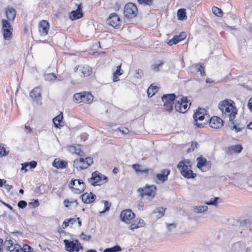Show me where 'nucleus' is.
<instances>
[{
    "label": "nucleus",
    "instance_id": "obj_1",
    "mask_svg": "<svg viewBox=\"0 0 252 252\" xmlns=\"http://www.w3.org/2000/svg\"><path fill=\"white\" fill-rule=\"evenodd\" d=\"M5 251L9 252H33V249L27 244L20 245L16 244L13 245L11 240H5L4 242L0 238V251Z\"/></svg>",
    "mask_w": 252,
    "mask_h": 252
},
{
    "label": "nucleus",
    "instance_id": "obj_2",
    "mask_svg": "<svg viewBox=\"0 0 252 252\" xmlns=\"http://www.w3.org/2000/svg\"><path fill=\"white\" fill-rule=\"evenodd\" d=\"M234 104V101L232 100L225 99L220 101L218 105V107L221 112L222 117H228L230 122L233 121L237 113V109Z\"/></svg>",
    "mask_w": 252,
    "mask_h": 252
},
{
    "label": "nucleus",
    "instance_id": "obj_3",
    "mask_svg": "<svg viewBox=\"0 0 252 252\" xmlns=\"http://www.w3.org/2000/svg\"><path fill=\"white\" fill-rule=\"evenodd\" d=\"M177 168L180 171L183 176L187 179L194 178L196 174L191 170V163L189 160H184L180 161Z\"/></svg>",
    "mask_w": 252,
    "mask_h": 252
},
{
    "label": "nucleus",
    "instance_id": "obj_4",
    "mask_svg": "<svg viewBox=\"0 0 252 252\" xmlns=\"http://www.w3.org/2000/svg\"><path fill=\"white\" fill-rule=\"evenodd\" d=\"M156 186L146 185L143 188H139L137 189V192L139 193L142 198L147 196L148 198H150V200H152L156 194Z\"/></svg>",
    "mask_w": 252,
    "mask_h": 252
},
{
    "label": "nucleus",
    "instance_id": "obj_5",
    "mask_svg": "<svg viewBox=\"0 0 252 252\" xmlns=\"http://www.w3.org/2000/svg\"><path fill=\"white\" fill-rule=\"evenodd\" d=\"M68 187L72 192L76 194H80L83 192L86 188L85 183L80 179H71Z\"/></svg>",
    "mask_w": 252,
    "mask_h": 252
},
{
    "label": "nucleus",
    "instance_id": "obj_6",
    "mask_svg": "<svg viewBox=\"0 0 252 252\" xmlns=\"http://www.w3.org/2000/svg\"><path fill=\"white\" fill-rule=\"evenodd\" d=\"M88 181L94 186H100L107 181V178L96 171L92 174V177L88 179Z\"/></svg>",
    "mask_w": 252,
    "mask_h": 252
},
{
    "label": "nucleus",
    "instance_id": "obj_7",
    "mask_svg": "<svg viewBox=\"0 0 252 252\" xmlns=\"http://www.w3.org/2000/svg\"><path fill=\"white\" fill-rule=\"evenodd\" d=\"M138 13L136 5L131 2L126 4L124 8V14L127 19H132L136 16Z\"/></svg>",
    "mask_w": 252,
    "mask_h": 252
},
{
    "label": "nucleus",
    "instance_id": "obj_8",
    "mask_svg": "<svg viewBox=\"0 0 252 252\" xmlns=\"http://www.w3.org/2000/svg\"><path fill=\"white\" fill-rule=\"evenodd\" d=\"M65 250L69 252H78L80 250H83V247L78 240H74L72 241L64 240Z\"/></svg>",
    "mask_w": 252,
    "mask_h": 252
},
{
    "label": "nucleus",
    "instance_id": "obj_9",
    "mask_svg": "<svg viewBox=\"0 0 252 252\" xmlns=\"http://www.w3.org/2000/svg\"><path fill=\"white\" fill-rule=\"evenodd\" d=\"M178 99L176 101L175 105L176 110L180 113H184L187 111L189 107H188V100L186 97H178Z\"/></svg>",
    "mask_w": 252,
    "mask_h": 252
},
{
    "label": "nucleus",
    "instance_id": "obj_10",
    "mask_svg": "<svg viewBox=\"0 0 252 252\" xmlns=\"http://www.w3.org/2000/svg\"><path fill=\"white\" fill-rule=\"evenodd\" d=\"M176 95L174 94H164L161 98L163 106L167 111H170L173 109V104L175 100Z\"/></svg>",
    "mask_w": 252,
    "mask_h": 252
},
{
    "label": "nucleus",
    "instance_id": "obj_11",
    "mask_svg": "<svg viewBox=\"0 0 252 252\" xmlns=\"http://www.w3.org/2000/svg\"><path fill=\"white\" fill-rule=\"evenodd\" d=\"M2 28L4 38L6 40H10L12 37L13 29L8 20L5 19L2 20Z\"/></svg>",
    "mask_w": 252,
    "mask_h": 252
},
{
    "label": "nucleus",
    "instance_id": "obj_12",
    "mask_svg": "<svg viewBox=\"0 0 252 252\" xmlns=\"http://www.w3.org/2000/svg\"><path fill=\"white\" fill-rule=\"evenodd\" d=\"M197 163L196 167L203 172L209 170L211 167L210 161H207L206 158L202 157H199L196 159Z\"/></svg>",
    "mask_w": 252,
    "mask_h": 252
},
{
    "label": "nucleus",
    "instance_id": "obj_13",
    "mask_svg": "<svg viewBox=\"0 0 252 252\" xmlns=\"http://www.w3.org/2000/svg\"><path fill=\"white\" fill-rule=\"evenodd\" d=\"M107 23L112 27L118 29L120 27L121 21L118 15L115 13H111L106 20Z\"/></svg>",
    "mask_w": 252,
    "mask_h": 252
},
{
    "label": "nucleus",
    "instance_id": "obj_14",
    "mask_svg": "<svg viewBox=\"0 0 252 252\" xmlns=\"http://www.w3.org/2000/svg\"><path fill=\"white\" fill-rule=\"evenodd\" d=\"M120 217L123 221L126 223H131V220L135 217V215L131 210L127 209L121 212Z\"/></svg>",
    "mask_w": 252,
    "mask_h": 252
},
{
    "label": "nucleus",
    "instance_id": "obj_15",
    "mask_svg": "<svg viewBox=\"0 0 252 252\" xmlns=\"http://www.w3.org/2000/svg\"><path fill=\"white\" fill-rule=\"evenodd\" d=\"M223 125V121L221 118L217 116L212 117L209 122V126L213 128H220Z\"/></svg>",
    "mask_w": 252,
    "mask_h": 252
},
{
    "label": "nucleus",
    "instance_id": "obj_16",
    "mask_svg": "<svg viewBox=\"0 0 252 252\" xmlns=\"http://www.w3.org/2000/svg\"><path fill=\"white\" fill-rule=\"evenodd\" d=\"M82 200L84 203L89 204L93 202L96 196L92 192H85L81 195Z\"/></svg>",
    "mask_w": 252,
    "mask_h": 252
},
{
    "label": "nucleus",
    "instance_id": "obj_17",
    "mask_svg": "<svg viewBox=\"0 0 252 252\" xmlns=\"http://www.w3.org/2000/svg\"><path fill=\"white\" fill-rule=\"evenodd\" d=\"M83 15L82 11V6L80 4L78 5L77 9L71 11L69 14V18L71 20H75L81 18Z\"/></svg>",
    "mask_w": 252,
    "mask_h": 252
},
{
    "label": "nucleus",
    "instance_id": "obj_18",
    "mask_svg": "<svg viewBox=\"0 0 252 252\" xmlns=\"http://www.w3.org/2000/svg\"><path fill=\"white\" fill-rule=\"evenodd\" d=\"M30 96L33 101H38L41 97V89L39 87L34 88L30 93Z\"/></svg>",
    "mask_w": 252,
    "mask_h": 252
},
{
    "label": "nucleus",
    "instance_id": "obj_19",
    "mask_svg": "<svg viewBox=\"0 0 252 252\" xmlns=\"http://www.w3.org/2000/svg\"><path fill=\"white\" fill-rule=\"evenodd\" d=\"M49 29V24L47 21L42 20L39 25V31L42 35H46L48 34Z\"/></svg>",
    "mask_w": 252,
    "mask_h": 252
},
{
    "label": "nucleus",
    "instance_id": "obj_20",
    "mask_svg": "<svg viewBox=\"0 0 252 252\" xmlns=\"http://www.w3.org/2000/svg\"><path fill=\"white\" fill-rule=\"evenodd\" d=\"M170 170L167 169H164L161 172L157 175V179L163 183L167 181L168 176L170 174Z\"/></svg>",
    "mask_w": 252,
    "mask_h": 252
},
{
    "label": "nucleus",
    "instance_id": "obj_21",
    "mask_svg": "<svg viewBox=\"0 0 252 252\" xmlns=\"http://www.w3.org/2000/svg\"><path fill=\"white\" fill-rule=\"evenodd\" d=\"M5 14L8 21H13L16 15V11L11 7H7L5 8Z\"/></svg>",
    "mask_w": 252,
    "mask_h": 252
},
{
    "label": "nucleus",
    "instance_id": "obj_22",
    "mask_svg": "<svg viewBox=\"0 0 252 252\" xmlns=\"http://www.w3.org/2000/svg\"><path fill=\"white\" fill-rule=\"evenodd\" d=\"M67 164V161L63 160H61L59 158H56L52 163V165L54 167H56L57 169L65 168L66 167Z\"/></svg>",
    "mask_w": 252,
    "mask_h": 252
},
{
    "label": "nucleus",
    "instance_id": "obj_23",
    "mask_svg": "<svg viewBox=\"0 0 252 252\" xmlns=\"http://www.w3.org/2000/svg\"><path fill=\"white\" fill-rule=\"evenodd\" d=\"M63 114L62 112L53 119V122L56 127L61 128L63 126Z\"/></svg>",
    "mask_w": 252,
    "mask_h": 252
},
{
    "label": "nucleus",
    "instance_id": "obj_24",
    "mask_svg": "<svg viewBox=\"0 0 252 252\" xmlns=\"http://www.w3.org/2000/svg\"><path fill=\"white\" fill-rule=\"evenodd\" d=\"M82 102L91 103L94 98L93 95L90 93L84 92L82 93Z\"/></svg>",
    "mask_w": 252,
    "mask_h": 252
},
{
    "label": "nucleus",
    "instance_id": "obj_25",
    "mask_svg": "<svg viewBox=\"0 0 252 252\" xmlns=\"http://www.w3.org/2000/svg\"><path fill=\"white\" fill-rule=\"evenodd\" d=\"M86 163V160L83 158H80L79 160L76 159L74 161V165L76 166L77 168H79L80 170L84 169L87 168L84 167L85 166V165Z\"/></svg>",
    "mask_w": 252,
    "mask_h": 252
},
{
    "label": "nucleus",
    "instance_id": "obj_26",
    "mask_svg": "<svg viewBox=\"0 0 252 252\" xmlns=\"http://www.w3.org/2000/svg\"><path fill=\"white\" fill-rule=\"evenodd\" d=\"M204 116L205 115L197 116V114H194L193 115V118L195 121L194 125H195L198 128L202 127L203 126V124L198 123L197 121H201L203 120L204 119Z\"/></svg>",
    "mask_w": 252,
    "mask_h": 252
},
{
    "label": "nucleus",
    "instance_id": "obj_27",
    "mask_svg": "<svg viewBox=\"0 0 252 252\" xmlns=\"http://www.w3.org/2000/svg\"><path fill=\"white\" fill-rule=\"evenodd\" d=\"M79 71L81 72L84 76H88L92 73V68L88 65L81 66Z\"/></svg>",
    "mask_w": 252,
    "mask_h": 252
},
{
    "label": "nucleus",
    "instance_id": "obj_28",
    "mask_svg": "<svg viewBox=\"0 0 252 252\" xmlns=\"http://www.w3.org/2000/svg\"><path fill=\"white\" fill-rule=\"evenodd\" d=\"M123 71L121 69V64L117 67L116 71L113 73V81L117 82L119 80V76L122 75Z\"/></svg>",
    "mask_w": 252,
    "mask_h": 252
},
{
    "label": "nucleus",
    "instance_id": "obj_29",
    "mask_svg": "<svg viewBox=\"0 0 252 252\" xmlns=\"http://www.w3.org/2000/svg\"><path fill=\"white\" fill-rule=\"evenodd\" d=\"M165 209V208H163L162 207L157 208L152 212V214H157L156 217L158 219L160 218L164 215Z\"/></svg>",
    "mask_w": 252,
    "mask_h": 252
},
{
    "label": "nucleus",
    "instance_id": "obj_30",
    "mask_svg": "<svg viewBox=\"0 0 252 252\" xmlns=\"http://www.w3.org/2000/svg\"><path fill=\"white\" fill-rule=\"evenodd\" d=\"M158 87L151 85L147 90V94L149 97H152L158 91Z\"/></svg>",
    "mask_w": 252,
    "mask_h": 252
},
{
    "label": "nucleus",
    "instance_id": "obj_31",
    "mask_svg": "<svg viewBox=\"0 0 252 252\" xmlns=\"http://www.w3.org/2000/svg\"><path fill=\"white\" fill-rule=\"evenodd\" d=\"M178 18L180 20H185L187 19L186 12L185 9H179L177 11Z\"/></svg>",
    "mask_w": 252,
    "mask_h": 252
},
{
    "label": "nucleus",
    "instance_id": "obj_32",
    "mask_svg": "<svg viewBox=\"0 0 252 252\" xmlns=\"http://www.w3.org/2000/svg\"><path fill=\"white\" fill-rule=\"evenodd\" d=\"M233 249L235 251H243L245 250V246L244 243L239 242L233 245Z\"/></svg>",
    "mask_w": 252,
    "mask_h": 252
},
{
    "label": "nucleus",
    "instance_id": "obj_33",
    "mask_svg": "<svg viewBox=\"0 0 252 252\" xmlns=\"http://www.w3.org/2000/svg\"><path fill=\"white\" fill-rule=\"evenodd\" d=\"M208 208L206 205L195 206L193 207V211L196 213H204L208 210Z\"/></svg>",
    "mask_w": 252,
    "mask_h": 252
},
{
    "label": "nucleus",
    "instance_id": "obj_34",
    "mask_svg": "<svg viewBox=\"0 0 252 252\" xmlns=\"http://www.w3.org/2000/svg\"><path fill=\"white\" fill-rule=\"evenodd\" d=\"M195 68L197 72H200V74L201 76L205 75L203 64L199 63L195 64Z\"/></svg>",
    "mask_w": 252,
    "mask_h": 252
},
{
    "label": "nucleus",
    "instance_id": "obj_35",
    "mask_svg": "<svg viewBox=\"0 0 252 252\" xmlns=\"http://www.w3.org/2000/svg\"><path fill=\"white\" fill-rule=\"evenodd\" d=\"M219 201H220V198L218 197H215L211 198L210 201L205 202V204L208 205L217 206Z\"/></svg>",
    "mask_w": 252,
    "mask_h": 252
},
{
    "label": "nucleus",
    "instance_id": "obj_36",
    "mask_svg": "<svg viewBox=\"0 0 252 252\" xmlns=\"http://www.w3.org/2000/svg\"><path fill=\"white\" fill-rule=\"evenodd\" d=\"M121 250V248L119 246L116 245L113 247L105 249L103 252H118Z\"/></svg>",
    "mask_w": 252,
    "mask_h": 252
},
{
    "label": "nucleus",
    "instance_id": "obj_37",
    "mask_svg": "<svg viewBox=\"0 0 252 252\" xmlns=\"http://www.w3.org/2000/svg\"><path fill=\"white\" fill-rule=\"evenodd\" d=\"M63 203H64V206L66 208H68L69 207V204H75V207H77L78 205L77 201V200H75H75L72 199V200H69L68 199H66L64 200Z\"/></svg>",
    "mask_w": 252,
    "mask_h": 252
},
{
    "label": "nucleus",
    "instance_id": "obj_38",
    "mask_svg": "<svg viewBox=\"0 0 252 252\" xmlns=\"http://www.w3.org/2000/svg\"><path fill=\"white\" fill-rule=\"evenodd\" d=\"M181 39L179 38V37L177 35L174 36L172 39L170 40L168 42V44L170 46H171L173 44H176L178 43H179L180 41H181Z\"/></svg>",
    "mask_w": 252,
    "mask_h": 252
},
{
    "label": "nucleus",
    "instance_id": "obj_39",
    "mask_svg": "<svg viewBox=\"0 0 252 252\" xmlns=\"http://www.w3.org/2000/svg\"><path fill=\"white\" fill-rule=\"evenodd\" d=\"M230 149L235 153H239L243 149V147L241 145H235L230 147Z\"/></svg>",
    "mask_w": 252,
    "mask_h": 252
},
{
    "label": "nucleus",
    "instance_id": "obj_40",
    "mask_svg": "<svg viewBox=\"0 0 252 252\" xmlns=\"http://www.w3.org/2000/svg\"><path fill=\"white\" fill-rule=\"evenodd\" d=\"M212 12L214 14L218 17H221L222 15V10L217 7H213L212 8Z\"/></svg>",
    "mask_w": 252,
    "mask_h": 252
},
{
    "label": "nucleus",
    "instance_id": "obj_41",
    "mask_svg": "<svg viewBox=\"0 0 252 252\" xmlns=\"http://www.w3.org/2000/svg\"><path fill=\"white\" fill-rule=\"evenodd\" d=\"M73 98L74 101L76 103L82 102V93L75 94Z\"/></svg>",
    "mask_w": 252,
    "mask_h": 252
},
{
    "label": "nucleus",
    "instance_id": "obj_42",
    "mask_svg": "<svg viewBox=\"0 0 252 252\" xmlns=\"http://www.w3.org/2000/svg\"><path fill=\"white\" fill-rule=\"evenodd\" d=\"M75 153H74V154H76L77 155H78L80 157H84V153L82 151L80 145H76V149H75Z\"/></svg>",
    "mask_w": 252,
    "mask_h": 252
},
{
    "label": "nucleus",
    "instance_id": "obj_43",
    "mask_svg": "<svg viewBox=\"0 0 252 252\" xmlns=\"http://www.w3.org/2000/svg\"><path fill=\"white\" fill-rule=\"evenodd\" d=\"M104 210L100 212V214H103L105 212L108 211L111 206V203L109 202L108 201H104Z\"/></svg>",
    "mask_w": 252,
    "mask_h": 252
},
{
    "label": "nucleus",
    "instance_id": "obj_44",
    "mask_svg": "<svg viewBox=\"0 0 252 252\" xmlns=\"http://www.w3.org/2000/svg\"><path fill=\"white\" fill-rule=\"evenodd\" d=\"M57 77L54 73H49L45 76V79L48 81H53L56 79Z\"/></svg>",
    "mask_w": 252,
    "mask_h": 252
},
{
    "label": "nucleus",
    "instance_id": "obj_45",
    "mask_svg": "<svg viewBox=\"0 0 252 252\" xmlns=\"http://www.w3.org/2000/svg\"><path fill=\"white\" fill-rule=\"evenodd\" d=\"M198 143L196 142H192L190 145V147L187 150V153H189L194 151L195 148H197Z\"/></svg>",
    "mask_w": 252,
    "mask_h": 252
},
{
    "label": "nucleus",
    "instance_id": "obj_46",
    "mask_svg": "<svg viewBox=\"0 0 252 252\" xmlns=\"http://www.w3.org/2000/svg\"><path fill=\"white\" fill-rule=\"evenodd\" d=\"M232 124H233V126H231V128L232 130H234L237 133L241 131L244 128V126L240 127V126H238L236 125H234L233 122H232Z\"/></svg>",
    "mask_w": 252,
    "mask_h": 252
},
{
    "label": "nucleus",
    "instance_id": "obj_47",
    "mask_svg": "<svg viewBox=\"0 0 252 252\" xmlns=\"http://www.w3.org/2000/svg\"><path fill=\"white\" fill-rule=\"evenodd\" d=\"M8 152H7L4 147V146L1 144L0 145V157H2L7 155Z\"/></svg>",
    "mask_w": 252,
    "mask_h": 252
},
{
    "label": "nucleus",
    "instance_id": "obj_48",
    "mask_svg": "<svg viewBox=\"0 0 252 252\" xmlns=\"http://www.w3.org/2000/svg\"><path fill=\"white\" fill-rule=\"evenodd\" d=\"M86 163H85L84 167H88L93 163V159L91 157L86 158Z\"/></svg>",
    "mask_w": 252,
    "mask_h": 252
},
{
    "label": "nucleus",
    "instance_id": "obj_49",
    "mask_svg": "<svg viewBox=\"0 0 252 252\" xmlns=\"http://www.w3.org/2000/svg\"><path fill=\"white\" fill-rule=\"evenodd\" d=\"M194 114H197V116L205 115H206V110L205 109L198 108L197 111Z\"/></svg>",
    "mask_w": 252,
    "mask_h": 252
},
{
    "label": "nucleus",
    "instance_id": "obj_50",
    "mask_svg": "<svg viewBox=\"0 0 252 252\" xmlns=\"http://www.w3.org/2000/svg\"><path fill=\"white\" fill-rule=\"evenodd\" d=\"M27 205V202L24 200L19 201L18 203V206L21 209L25 208Z\"/></svg>",
    "mask_w": 252,
    "mask_h": 252
},
{
    "label": "nucleus",
    "instance_id": "obj_51",
    "mask_svg": "<svg viewBox=\"0 0 252 252\" xmlns=\"http://www.w3.org/2000/svg\"><path fill=\"white\" fill-rule=\"evenodd\" d=\"M140 4H145L146 5H151L152 3V0H137Z\"/></svg>",
    "mask_w": 252,
    "mask_h": 252
},
{
    "label": "nucleus",
    "instance_id": "obj_52",
    "mask_svg": "<svg viewBox=\"0 0 252 252\" xmlns=\"http://www.w3.org/2000/svg\"><path fill=\"white\" fill-rule=\"evenodd\" d=\"M28 163V167H29L30 169L34 168L37 165V162L35 161H32L30 162H27Z\"/></svg>",
    "mask_w": 252,
    "mask_h": 252
},
{
    "label": "nucleus",
    "instance_id": "obj_53",
    "mask_svg": "<svg viewBox=\"0 0 252 252\" xmlns=\"http://www.w3.org/2000/svg\"><path fill=\"white\" fill-rule=\"evenodd\" d=\"M135 71H136V73L134 75V77L136 78H141V76L143 74L142 70H141V69H137V70H136Z\"/></svg>",
    "mask_w": 252,
    "mask_h": 252
},
{
    "label": "nucleus",
    "instance_id": "obj_54",
    "mask_svg": "<svg viewBox=\"0 0 252 252\" xmlns=\"http://www.w3.org/2000/svg\"><path fill=\"white\" fill-rule=\"evenodd\" d=\"M68 151L72 154H74L76 151V145H70L67 147Z\"/></svg>",
    "mask_w": 252,
    "mask_h": 252
},
{
    "label": "nucleus",
    "instance_id": "obj_55",
    "mask_svg": "<svg viewBox=\"0 0 252 252\" xmlns=\"http://www.w3.org/2000/svg\"><path fill=\"white\" fill-rule=\"evenodd\" d=\"M119 130L124 134H126L128 133L129 129L125 127H120L118 128Z\"/></svg>",
    "mask_w": 252,
    "mask_h": 252
},
{
    "label": "nucleus",
    "instance_id": "obj_56",
    "mask_svg": "<svg viewBox=\"0 0 252 252\" xmlns=\"http://www.w3.org/2000/svg\"><path fill=\"white\" fill-rule=\"evenodd\" d=\"M167 227L168 231L171 232L176 227V225L175 223H167Z\"/></svg>",
    "mask_w": 252,
    "mask_h": 252
},
{
    "label": "nucleus",
    "instance_id": "obj_57",
    "mask_svg": "<svg viewBox=\"0 0 252 252\" xmlns=\"http://www.w3.org/2000/svg\"><path fill=\"white\" fill-rule=\"evenodd\" d=\"M76 221L75 220L73 219H69L67 221H64L63 223V225H62V226L63 227V228H64L66 227H67L68 225H69V223L70 222H71V221Z\"/></svg>",
    "mask_w": 252,
    "mask_h": 252
},
{
    "label": "nucleus",
    "instance_id": "obj_58",
    "mask_svg": "<svg viewBox=\"0 0 252 252\" xmlns=\"http://www.w3.org/2000/svg\"><path fill=\"white\" fill-rule=\"evenodd\" d=\"M137 220H134V223H131L130 225L129 226V228L131 230H134V229L135 228H139L138 227V224H137Z\"/></svg>",
    "mask_w": 252,
    "mask_h": 252
},
{
    "label": "nucleus",
    "instance_id": "obj_59",
    "mask_svg": "<svg viewBox=\"0 0 252 252\" xmlns=\"http://www.w3.org/2000/svg\"><path fill=\"white\" fill-rule=\"evenodd\" d=\"M163 64V63L161 62L160 63L157 64H154L152 66L153 69L155 71H158L159 70V67L161 66Z\"/></svg>",
    "mask_w": 252,
    "mask_h": 252
},
{
    "label": "nucleus",
    "instance_id": "obj_60",
    "mask_svg": "<svg viewBox=\"0 0 252 252\" xmlns=\"http://www.w3.org/2000/svg\"><path fill=\"white\" fill-rule=\"evenodd\" d=\"M132 168L135 170L137 172H140V165L138 164H134L132 165Z\"/></svg>",
    "mask_w": 252,
    "mask_h": 252
},
{
    "label": "nucleus",
    "instance_id": "obj_61",
    "mask_svg": "<svg viewBox=\"0 0 252 252\" xmlns=\"http://www.w3.org/2000/svg\"><path fill=\"white\" fill-rule=\"evenodd\" d=\"M22 167H21V171L24 170L25 172H27L28 171L27 167H28V163L27 162H25L21 164Z\"/></svg>",
    "mask_w": 252,
    "mask_h": 252
},
{
    "label": "nucleus",
    "instance_id": "obj_62",
    "mask_svg": "<svg viewBox=\"0 0 252 252\" xmlns=\"http://www.w3.org/2000/svg\"><path fill=\"white\" fill-rule=\"evenodd\" d=\"M177 36L179 37V38L182 41V40H184L186 37L187 35H186V32H182L179 35H177Z\"/></svg>",
    "mask_w": 252,
    "mask_h": 252
},
{
    "label": "nucleus",
    "instance_id": "obj_63",
    "mask_svg": "<svg viewBox=\"0 0 252 252\" xmlns=\"http://www.w3.org/2000/svg\"><path fill=\"white\" fill-rule=\"evenodd\" d=\"M137 222L139 227H143L145 225L144 221L142 219H139Z\"/></svg>",
    "mask_w": 252,
    "mask_h": 252
},
{
    "label": "nucleus",
    "instance_id": "obj_64",
    "mask_svg": "<svg viewBox=\"0 0 252 252\" xmlns=\"http://www.w3.org/2000/svg\"><path fill=\"white\" fill-rule=\"evenodd\" d=\"M248 107L250 111L252 112V97L249 100Z\"/></svg>",
    "mask_w": 252,
    "mask_h": 252
}]
</instances>
